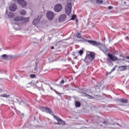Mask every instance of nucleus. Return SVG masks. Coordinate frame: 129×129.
I'll list each match as a JSON object with an SVG mask.
<instances>
[{"instance_id": "f257e3e1", "label": "nucleus", "mask_w": 129, "mask_h": 129, "mask_svg": "<svg viewBox=\"0 0 129 129\" xmlns=\"http://www.w3.org/2000/svg\"><path fill=\"white\" fill-rule=\"evenodd\" d=\"M88 42L93 46H98V48H99L103 53L108 52V49L105 47L104 45L100 42L93 40H88Z\"/></svg>"}, {"instance_id": "f03ea898", "label": "nucleus", "mask_w": 129, "mask_h": 129, "mask_svg": "<svg viewBox=\"0 0 129 129\" xmlns=\"http://www.w3.org/2000/svg\"><path fill=\"white\" fill-rule=\"evenodd\" d=\"M103 125L106 127V128H116V127H118L117 125H118V124L116 123H113V121H111V122H108L107 121L104 120L102 121Z\"/></svg>"}, {"instance_id": "7ed1b4c3", "label": "nucleus", "mask_w": 129, "mask_h": 129, "mask_svg": "<svg viewBox=\"0 0 129 129\" xmlns=\"http://www.w3.org/2000/svg\"><path fill=\"white\" fill-rule=\"evenodd\" d=\"M94 56H95V54L94 52H88L85 58L86 61L88 62V63L91 62V61L94 59Z\"/></svg>"}, {"instance_id": "20e7f679", "label": "nucleus", "mask_w": 129, "mask_h": 129, "mask_svg": "<svg viewBox=\"0 0 129 129\" xmlns=\"http://www.w3.org/2000/svg\"><path fill=\"white\" fill-rule=\"evenodd\" d=\"M72 11V4L71 3H68L66 6V14L69 16L71 14Z\"/></svg>"}, {"instance_id": "39448f33", "label": "nucleus", "mask_w": 129, "mask_h": 129, "mask_svg": "<svg viewBox=\"0 0 129 129\" xmlns=\"http://www.w3.org/2000/svg\"><path fill=\"white\" fill-rule=\"evenodd\" d=\"M81 96H85L89 99H94L95 98L96 99H97V95H94L93 96H91L90 95L87 94L85 93H81Z\"/></svg>"}, {"instance_id": "423d86ee", "label": "nucleus", "mask_w": 129, "mask_h": 129, "mask_svg": "<svg viewBox=\"0 0 129 129\" xmlns=\"http://www.w3.org/2000/svg\"><path fill=\"white\" fill-rule=\"evenodd\" d=\"M40 109L41 111H43V112H47V113H49V114H52V113H53L51 109L48 107H43L41 108Z\"/></svg>"}, {"instance_id": "0eeeda50", "label": "nucleus", "mask_w": 129, "mask_h": 129, "mask_svg": "<svg viewBox=\"0 0 129 129\" xmlns=\"http://www.w3.org/2000/svg\"><path fill=\"white\" fill-rule=\"evenodd\" d=\"M62 5L61 4H57L54 7V11L56 13H59V12H61L62 11Z\"/></svg>"}, {"instance_id": "6e6552de", "label": "nucleus", "mask_w": 129, "mask_h": 129, "mask_svg": "<svg viewBox=\"0 0 129 129\" xmlns=\"http://www.w3.org/2000/svg\"><path fill=\"white\" fill-rule=\"evenodd\" d=\"M47 19L50 21H52L54 19V13L51 11H48L47 13Z\"/></svg>"}, {"instance_id": "1a4fd4ad", "label": "nucleus", "mask_w": 129, "mask_h": 129, "mask_svg": "<svg viewBox=\"0 0 129 129\" xmlns=\"http://www.w3.org/2000/svg\"><path fill=\"white\" fill-rule=\"evenodd\" d=\"M56 119L57 120V124H65V122L63 121L60 117H57V116H54Z\"/></svg>"}, {"instance_id": "9d476101", "label": "nucleus", "mask_w": 129, "mask_h": 129, "mask_svg": "<svg viewBox=\"0 0 129 129\" xmlns=\"http://www.w3.org/2000/svg\"><path fill=\"white\" fill-rule=\"evenodd\" d=\"M9 9L11 12H15L17 10V5H16L15 4H13L11 5Z\"/></svg>"}, {"instance_id": "9b49d317", "label": "nucleus", "mask_w": 129, "mask_h": 129, "mask_svg": "<svg viewBox=\"0 0 129 129\" xmlns=\"http://www.w3.org/2000/svg\"><path fill=\"white\" fill-rule=\"evenodd\" d=\"M107 56L109 57V59L112 60V61H115L116 60H117V57L111 54L108 53Z\"/></svg>"}, {"instance_id": "f8f14e48", "label": "nucleus", "mask_w": 129, "mask_h": 129, "mask_svg": "<svg viewBox=\"0 0 129 129\" xmlns=\"http://www.w3.org/2000/svg\"><path fill=\"white\" fill-rule=\"evenodd\" d=\"M18 3L22 6V7H26L27 2L24 0H18Z\"/></svg>"}, {"instance_id": "ddd939ff", "label": "nucleus", "mask_w": 129, "mask_h": 129, "mask_svg": "<svg viewBox=\"0 0 129 129\" xmlns=\"http://www.w3.org/2000/svg\"><path fill=\"white\" fill-rule=\"evenodd\" d=\"M66 15L62 14L60 16L59 18V22H64L66 20Z\"/></svg>"}, {"instance_id": "4468645a", "label": "nucleus", "mask_w": 129, "mask_h": 129, "mask_svg": "<svg viewBox=\"0 0 129 129\" xmlns=\"http://www.w3.org/2000/svg\"><path fill=\"white\" fill-rule=\"evenodd\" d=\"M41 16L39 18H36L33 20V24L34 26H37L38 24H39V22H40V19H41Z\"/></svg>"}, {"instance_id": "2eb2a0df", "label": "nucleus", "mask_w": 129, "mask_h": 129, "mask_svg": "<svg viewBox=\"0 0 129 129\" xmlns=\"http://www.w3.org/2000/svg\"><path fill=\"white\" fill-rule=\"evenodd\" d=\"M40 64H41V61L39 60H36V66H35V68H34L35 71H37L38 70V68L39 66H40Z\"/></svg>"}, {"instance_id": "dca6fc26", "label": "nucleus", "mask_w": 129, "mask_h": 129, "mask_svg": "<svg viewBox=\"0 0 129 129\" xmlns=\"http://www.w3.org/2000/svg\"><path fill=\"white\" fill-rule=\"evenodd\" d=\"M23 19L24 18H23V17L21 16H18L14 18L15 21H16V22H19V21H23Z\"/></svg>"}, {"instance_id": "f3484780", "label": "nucleus", "mask_w": 129, "mask_h": 129, "mask_svg": "<svg viewBox=\"0 0 129 129\" xmlns=\"http://www.w3.org/2000/svg\"><path fill=\"white\" fill-rule=\"evenodd\" d=\"M126 68H127V67H126L125 66H119V71H124V70H126Z\"/></svg>"}, {"instance_id": "a211bd4d", "label": "nucleus", "mask_w": 129, "mask_h": 129, "mask_svg": "<svg viewBox=\"0 0 129 129\" xmlns=\"http://www.w3.org/2000/svg\"><path fill=\"white\" fill-rule=\"evenodd\" d=\"M35 85V84L34 83V82L31 81L27 84V87L29 88V87H32V86H34Z\"/></svg>"}, {"instance_id": "6ab92c4d", "label": "nucleus", "mask_w": 129, "mask_h": 129, "mask_svg": "<svg viewBox=\"0 0 129 129\" xmlns=\"http://www.w3.org/2000/svg\"><path fill=\"white\" fill-rule=\"evenodd\" d=\"M11 96V95L10 94H3L2 95H0V97H5L6 98H8Z\"/></svg>"}, {"instance_id": "aec40b11", "label": "nucleus", "mask_w": 129, "mask_h": 129, "mask_svg": "<svg viewBox=\"0 0 129 129\" xmlns=\"http://www.w3.org/2000/svg\"><path fill=\"white\" fill-rule=\"evenodd\" d=\"M119 101L122 103H127V99H120Z\"/></svg>"}, {"instance_id": "412c9836", "label": "nucleus", "mask_w": 129, "mask_h": 129, "mask_svg": "<svg viewBox=\"0 0 129 129\" xmlns=\"http://www.w3.org/2000/svg\"><path fill=\"white\" fill-rule=\"evenodd\" d=\"M27 14V12L25 10H21L20 11V15H22V16H25V15Z\"/></svg>"}, {"instance_id": "4be33fe9", "label": "nucleus", "mask_w": 129, "mask_h": 129, "mask_svg": "<svg viewBox=\"0 0 129 129\" xmlns=\"http://www.w3.org/2000/svg\"><path fill=\"white\" fill-rule=\"evenodd\" d=\"M96 3L98 5H101V4H102V3H103V0H96Z\"/></svg>"}, {"instance_id": "5701e85b", "label": "nucleus", "mask_w": 129, "mask_h": 129, "mask_svg": "<svg viewBox=\"0 0 129 129\" xmlns=\"http://www.w3.org/2000/svg\"><path fill=\"white\" fill-rule=\"evenodd\" d=\"M14 14L13 13H9L8 14V18H14Z\"/></svg>"}, {"instance_id": "b1692460", "label": "nucleus", "mask_w": 129, "mask_h": 129, "mask_svg": "<svg viewBox=\"0 0 129 129\" xmlns=\"http://www.w3.org/2000/svg\"><path fill=\"white\" fill-rule=\"evenodd\" d=\"M18 27H19V25H18L17 24H15L13 26L14 30H15L16 31H19V28H18Z\"/></svg>"}, {"instance_id": "393cba45", "label": "nucleus", "mask_w": 129, "mask_h": 129, "mask_svg": "<svg viewBox=\"0 0 129 129\" xmlns=\"http://www.w3.org/2000/svg\"><path fill=\"white\" fill-rule=\"evenodd\" d=\"M16 100L19 102L20 105H23V104H25V103L23 101L20 102V99H16Z\"/></svg>"}, {"instance_id": "a878e982", "label": "nucleus", "mask_w": 129, "mask_h": 129, "mask_svg": "<svg viewBox=\"0 0 129 129\" xmlns=\"http://www.w3.org/2000/svg\"><path fill=\"white\" fill-rule=\"evenodd\" d=\"M75 105H76V107H80L81 104L79 101H76Z\"/></svg>"}, {"instance_id": "bb28decb", "label": "nucleus", "mask_w": 129, "mask_h": 129, "mask_svg": "<svg viewBox=\"0 0 129 129\" xmlns=\"http://www.w3.org/2000/svg\"><path fill=\"white\" fill-rule=\"evenodd\" d=\"M2 58L4 60H7V58H8V55L6 54H3L2 55Z\"/></svg>"}, {"instance_id": "cd10ccee", "label": "nucleus", "mask_w": 129, "mask_h": 129, "mask_svg": "<svg viewBox=\"0 0 129 129\" xmlns=\"http://www.w3.org/2000/svg\"><path fill=\"white\" fill-rule=\"evenodd\" d=\"M76 36L77 37V38H79V39H80V38H81V39H82V37H81V34H80V33H77Z\"/></svg>"}, {"instance_id": "c85d7f7f", "label": "nucleus", "mask_w": 129, "mask_h": 129, "mask_svg": "<svg viewBox=\"0 0 129 129\" xmlns=\"http://www.w3.org/2000/svg\"><path fill=\"white\" fill-rule=\"evenodd\" d=\"M25 22H26V23L29 22V21H30V18L29 17H27L24 19Z\"/></svg>"}, {"instance_id": "c756f323", "label": "nucleus", "mask_w": 129, "mask_h": 129, "mask_svg": "<svg viewBox=\"0 0 129 129\" xmlns=\"http://www.w3.org/2000/svg\"><path fill=\"white\" fill-rule=\"evenodd\" d=\"M98 87H99V85H98L96 86V87H95V89L96 90V91H97L98 92V91H99V88H98Z\"/></svg>"}, {"instance_id": "7c9ffc66", "label": "nucleus", "mask_w": 129, "mask_h": 129, "mask_svg": "<svg viewBox=\"0 0 129 129\" xmlns=\"http://www.w3.org/2000/svg\"><path fill=\"white\" fill-rule=\"evenodd\" d=\"M76 19V15H74L72 17V20H75Z\"/></svg>"}, {"instance_id": "2f4dec72", "label": "nucleus", "mask_w": 129, "mask_h": 129, "mask_svg": "<svg viewBox=\"0 0 129 129\" xmlns=\"http://www.w3.org/2000/svg\"><path fill=\"white\" fill-rule=\"evenodd\" d=\"M35 77H36V75L34 74H32L30 75V78H35Z\"/></svg>"}, {"instance_id": "473e14b6", "label": "nucleus", "mask_w": 129, "mask_h": 129, "mask_svg": "<svg viewBox=\"0 0 129 129\" xmlns=\"http://www.w3.org/2000/svg\"><path fill=\"white\" fill-rule=\"evenodd\" d=\"M79 53H80V55H82V54H83V50H80L79 51Z\"/></svg>"}, {"instance_id": "72a5a7b5", "label": "nucleus", "mask_w": 129, "mask_h": 129, "mask_svg": "<svg viewBox=\"0 0 129 129\" xmlns=\"http://www.w3.org/2000/svg\"><path fill=\"white\" fill-rule=\"evenodd\" d=\"M115 67H113V69H112L111 70V72H113V71H114V70H115Z\"/></svg>"}, {"instance_id": "f704fd0d", "label": "nucleus", "mask_w": 129, "mask_h": 129, "mask_svg": "<svg viewBox=\"0 0 129 129\" xmlns=\"http://www.w3.org/2000/svg\"><path fill=\"white\" fill-rule=\"evenodd\" d=\"M64 82H65V81H64V80H61L60 81V83H61V84H64Z\"/></svg>"}, {"instance_id": "c9c22d12", "label": "nucleus", "mask_w": 129, "mask_h": 129, "mask_svg": "<svg viewBox=\"0 0 129 129\" xmlns=\"http://www.w3.org/2000/svg\"><path fill=\"white\" fill-rule=\"evenodd\" d=\"M113 7H111V6H109L108 7V10H112Z\"/></svg>"}, {"instance_id": "e433bc0d", "label": "nucleus", "mask_w": 129, "mask_h": 129, "mask_svg": "<svg viewBox=\"0 0 129 129\" xmlns=\"http://www.w3.org/2000/svg\"><path fill=\"white\" fill-rule=\"evenodd\" d=\"M14 77H15V78H16L17 79H18V76H17V75H14Z\"/></svg>"}, {"instance_id": "4c0bfd02", "label": "nucleus", "mask_w": 129, "mask_h": 129, "mask_svg": "<svg viewBox=\"0 0 129 129\" xmlns=\"http://www.w3.org/2000/svg\"><path fill=\"white\" fill-rule=\"evenodd\" d=\"M51 49L52 50H54V49H55V47H54V46H51Z\"/></svg>"}, {"instance_id": "58836bf2", "label": "nucleus", "mask_w": 129, "mask_h": 129, "mask_svg": "<svg viewBox=\"0 0 129 129\" xmlns=\"http://www.w3.org/2000/svg\"><path fill=\"white\" fill-rule=\"evenodd\" d=\"M125 39L126 40H128V37L125 36Z\"/></svg>"}, {"instance_id": "ea45409f", "label": "nucleus", "mask_w": 129, "mask_h": 129, "mask_svg": "<svg viewBox=\"0 0 129 129\" xmlns=\"http://www.w3.org/2000/svg\"><path fill=\"white\" fill-rule=\"evenodd\" d=\"M126 59H128L129 60V56H126Z\"/></svg>"}, {"instance_id": "a19ab883", "label": "nucleus", "mask_w": 129, "mask_h": 129, "mask_svg": "<svg viewBox=\"0 0 129 129\" xmlns=\"http://www.w3.org/2000/svg\"><path fill=\"white\" fill-rule=\"evenodd\" d=\"M14 2H15V3L17 2L18 3V0H14Z\"/></svg>"}]
</instances>
